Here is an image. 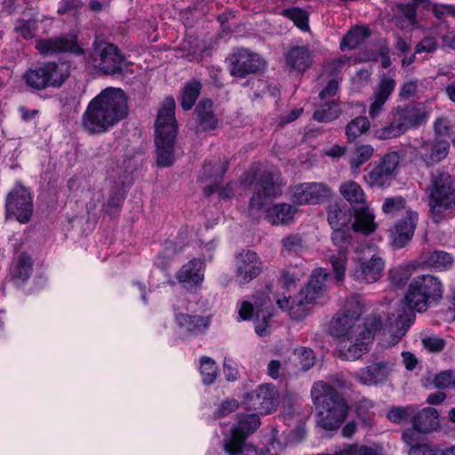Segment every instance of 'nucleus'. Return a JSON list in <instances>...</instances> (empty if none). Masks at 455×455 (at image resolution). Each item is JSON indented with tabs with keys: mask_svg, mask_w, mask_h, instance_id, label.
I'll use <instances>...</instances> for the list:
<instances>
[{
	"mask_svg": "<svg viewBox=\"0 0 455 455\" xmlns=\"http://www.w3.org/2000/svg\"><path fill=\"white\" fill-rule=\"evenodd\" d=\"M443 293L444 284L440 277L431 274L413 277L403 299L404 308L403 313L398 315L393 342L397 343L405 335L413 323L415 312L423 313L429 307L437 306L442 301Z\"/></svg>",
	"mask_w": 455,
	"mask_h": 455,
	"instance_id": "f257e3e1",
	"label": "nucleus"
},
{
	"mask_svg": "<svg viewBox=\"0 0 455 455\" xmlns=\"http://www.w3.org/2000/svg\"><path fill=\"white\" fill-rule=\"evenodd\" d=\"M128 114V102L124 92L108 87L94 97L82 116V125L90 134L106 132L124 119Z\"/></svg>",
	"mask_w": 455,
	"mask_h": 455,
	"instance_id": "f03ea898",
	"label": "nucleus"
},
{
	"mask_svg": "<svg viewBox=\"0 0 455 455\" xmlns=\"http://www.w3.org/2000/svg\"><path fill=\"white\" fill-rule=\"evenodd\" d=\"M311 396L319 410L320 425L326 430L338 429L348 411L345 399L333 387L323 381H317L313 385Z\"/></svg>",
	"mask_w": 455,
	"mask_h": 455,
	"instance_id": "7ed1b4c3",
	"label": "nucleus"
},
{
	"mask_svg": "<svg viewBox=\"0 0 455 455\" xmlns=\"http://www.w3.org/2000/svg\"><path fill=\"white\" fill-rule=\"evenodd\" d=\"M175 100L166 98L158 111L156 120V146L157 166L166 168L175 162L174 145L177 135V122L174 116Z\"/></svg>",
	"mask_w": 455,
	"mask_h": 455,
	"instance_id": "20e7f679",
	"label": "nucleus"
},
{
	"mask_svg": "<svg viewBox=\"0 0 455 455\" xmlns=\"http://www.w3.org/2000/svg\"><path fill=\"white\" fill-rule=\"evenodd\" d=\"M427 118V112L419 104L395 107L389 111L385 125L375 131V136L381 140L398 138L410 129L419 127Z\"/></svg>",
	"mask_w": 455,
	"mask_h": 455,
	"instance_id": "39448f33",
	"label": "nucleus"
},
{
	"mask_svg": "<svg viewBox=\"0 0 455 455\" xmlns=\"http://www.w3.org/2000/svg\"><path fill=\"white\" fill-rule=\"evenodd\" d=\"M452 179L448 172L436 170L431 174L427 188V203L433 220L438 223L443 212L455 210V189H451Z\"/></svg>",
	"mask_w": 455,
	"mask_h": 455,
	"instance_id": "423d86ee",
	"label": "nucleus"
},
{
	"mask_svg": "<svg viewBox=\"0 0 455 455\" xmlns=\"http://www.w3.org/2000/svg\"><path fill=\"white\" fill-rule=\"evenodd\" d=\"M69 75V67L65 62L46 61L27 70L22 78L31 90L43 91L49 87L60 88Z\"/></svg>",
	"mask_w": 455,
	"mask_h": 455,
	"instance_id": "0eeeda50",
	"label": "nucleus"
},
{
	"mask_svg": "<svg viewBox=\"0 0 455 455\" xmlns=\"http://www.w3.org/2000/svg\"><path fill=\"white\" fill-rule=\"evenodd\" d=\"M86 60L89 65L104 75H123L129 66L118 47L107 42H95Z\"/></svg>",
	"mask_w": 455,
	"mask_h": 455,
	"instance_id": "6e6552de",
	"label": "nucleus"
},
{
	"mask_svg": "<svg viewBox=\"0 0 455 455\" xmlns=\"http://www.w3.org/2000/svg\"><path fill=\"white\" fill-rule=\"evenodd\" d=\"M355 252L357 256L354 259L353 278L364 283L377 282L382 275L385 267L384 259L375 253V250L371 246L356 248Z\"/></svg>",
	"mask_w": 455,
	"mask_h": 455,
	"instance_id": "1a4fd4ad",
	"label": "nucleus"
},
{
	"mask_svg": "<svg viewBox=\"0 0 455 455\" xmlns=\"http://www.w3.org/2000/svg\"><path fill=\"white\" fill-rule=\"evenodd\" d=\"M361 308L358 304L347 305L338 312L330 324V333L340 343L353 341L354 338L361 335Z\"/></svg>",
	"mask_w": 455,
	"mask_h": 455,
	"instance_id": "9d476101",
	"label": "nucleus"
},
{
	"mask_svg": "<svg viewBox=\"0 0 455 455\" xmlns=\"http://www.w3.org/2000/svg\"><path fill=\"white\" fill-rule=\"evenodd\" d=\"M282 194L279 176L272 171H264L260 173L255 184V191L250 199L248 211L251 216L258 217L271 200Z\"/></svg>",
	"mask_w": 455,
	"mask_h": 455,
	"instance_id": "9b49d317",
	"label": "nucleus"
},
{
	"mask_svg": "<svg viewBox=\"0 0 455 455\" xmlns=\"http://www.w3.org/2000/svg\"><path fill=\"white\" fill-rule=\"evenodd\" d=\"M33 212V197L29 189L17 183L5 198L6 218L13 217L24 224L30 220Z\"/></svg>",
	"mask_w": 455,
	"mask_h": 455,
	"instance_id": "f8f14e48",
	"label": "nucleus"
},
{
	"mask_svg": "<svg viewBox=\"0 0 455 455\" xmlns=\"http://www.w3.org/2000/svg\"><path fill=\"white\" fill-rule=\"evenodd\" d=\"M331 241L337 247V253L330 257L337 281H342L347 262V252L352 248L350 231L347 228H333Z\"/></svg>",
	"mask_w": 455,
	"mask_h": 455,
	"instance_id": "ddd939ff",
	"label": "nucleus"
},
{
	"mask_svg": "<svg viewBox=\"0 0 455 455\" xmlns=\"http://www.w3.org/2000/svg\"><path fill=\"white\" fill-rule=\"evenodd\" d=\"M401 160L398 152L392 151L384 155L368 173V183L371 187L382 188L387 186L396 174Z\"/></svg>",
	"mask_w": 455,
	"mask_h": 455,
	"instance_id": "4468645a",
	"label": "nucleus"
},
{
	"mask_svg": "<svg viewBox=\"0 0 455 455\" xmlns=\"http://www.w3.org/2000/svg\"><path fill=\"white\" fill-rule=\"evenodd\" d=\"M330 187L323 183L306 182L296 185L292 189V202L296 204H320L331 196Z\"/></svg>",
	"mask_w": 455,
	"mask_h": 455,
	"instance_id": "2eb2a0df",
	"label": "nucleus"
},
{
	"mask_svg": "<svg viewBox=\"0 0 455 455\" xmlns=\"http://www.w3.org/2000/svg\"><path fill=\"white\" fill-rule=\"evenodd\" d=\"M36 49L44 56L62 52H72L76 55L85 53L84 50L77 44V38L74 35L38 39L36 42Z\"/></svg>",
	"mask_w": 455,
	"mask_h": 455,
	"instance_id": "dca6fc26",
	"label": "nucleus"
},
{
	"mask_svg": "<svg viewBox=\"0 0 455 455\" xmlns=\"http://www.w3.org/2000/svg\"><path fill=\"white\" fill-rule=\"evenodd\" d=\"M328 277L329 275L325 269H315L307 286L301 289L297 295L299 306H305L323 298L326 293Z\"/></svg>",
	"mask_w": 455,
	"mask_h": 455,
	"instance_id": "f3484780",
	"label": "nucleus"
},
{
	"mask_svg": "<svg viewBox=\"0 0 455 455\" xmlns=\"http://www.w3.org/2000/svg\"><path fill=\"white\" fill-rule=\"evenodd\" d=\"M263 66L264 60L260 55L246 49H239L232 56L230 73L235 77L243 78L258 72Z\"/></svg>",
	"mask_w": 455,
	"mask_h": 455,
	"instance_id": "a211bd4d",
	"label": "nucleus"
},
{
	"mask_svg": "<svg viewBox=\"0 0 455 455\" xmlns=\"http://www.w3.org/2000/svg\"><path fill=\"white\" fill-rule=\"evenodd\" d=\"M395 86L396 82L393 77L387 75L379 77L369 99L370 117L376 118L384 111V107L394 92Z\"/></svg>",
	"mask_w": 455,
	"mask_h": 455,
	"instance_id": "6ab92c4d",
	"label": "nucleus"
},
{
	"mask_svg": "<svg viewBox=\"0 0 455 455\" xmlns=\"http://www.w3.org/2000/svg\"><path fill=\"white\" fill-rule=\"evenodd\" d=\"M259 426V419L257 415H238L237 423L231 428L230 436L225 443V451H234Z\"/></svg>",
	"mask_w": 455,
	"mask_h": 455,
	"instance_id": "aec40b11",
	"label": "nucleus"
},
{
	"mask_svg": "<svg viewBox=\"0 0 455 455\" xmlns=\"http://www.w3.org/2000/svg\"><path fill=\"white\" fill-rule=\"evenodd\" d=\"M393 361L373 362L355 372V379L365 386H377L388 379L395 370Z\"/></svg>",
	"mask_w": 455,
	"mask_h": 455,
	"instance_id": "412c9836",
	"label": "nucleus"
},
{
	"mask_svg": "<svg viewBox=\"0 0 455 455\" xmlns=\"http://www.w3.org/2000/svg\"><path fill=\"white\" fill-rule=\"evenodd\" d=\"M247 397L251 407L261 414L271 413L278 405V393L271 384L259 385Z\"/></svg>",
	"mask_w": 455,
	"mask_h": 455,
	"instance_id": "4be33fe9",
	"label": "nucleus"
},
{
	"mask_svg": "<svg viewBox=\"0 0 455 455\" xmlns=\"http://www.w3.org/2000/svg\"><path fill=\"white\" fill-rule=\"evenodd\" d=\"M262 271V262L253 251H243L236 257V278L240 283H248Z\"/></svg>",
	"mask_w": 455,
	"mask_h": 455,
	"instance_id": "5701e85b",
	"label": "nucleus"
},
{
	"mask_svg": "<svg viewBox=\"0 0 455 455\" xmlns=\"http://www.w3.org/2000/svg\"><path fill=\"white\" fill-rule=\"evenodd\" d=\"M272 302L270 298L262 291L257 292L253 296V304L243 301L239 308V316L243 320H249L255 315L258 320H262L266 323L267 320L272 316Z\"/></svg>",
	"mask_w": 455,
	"mask_h": 455,
	"instance_id": "b1692460",
	"label": "nucleus"
},
{
	"mask_svg": "<svg viewBox=\"0 0 455 455\" xmlns=\"http://www.w3.org/2000/svg\"><path fill=\"white\" fill-rule=\"evenodd\" d=\"M450 143L444 139L423 140L417 148L416 154L427 166L435 165L449 154Z\"/></svg>",
	"mask_w": 455,
	"mask_h": 455,
	"instance_id": "393cba45",
	"label": "nucleus"
},
{
	"mask_svg": "<svg viewBox=\"0 0 455 455\" xmlns=\"http://www.w3.org/2000/svg\"><path fill=\"white\" fill-rule=\"evenodd\" d=\"M418 223V213L411 210L406 211V215L400 219L391 231L392 244L401 249L412 238Z\"/></svg>",
	"mask_w": 455,
	"mask_h": 455,
	"instance_id": "a878e982",
	"label": "nucleus"
},
{
	"mask_svg": "<svg viewBox=\"0 0 455 455\" xmlns=\"http://www.w3.org/2000/svg\"><path fill=\"white\" fill-rule=\"evenodd\" d=\"M213 103L211 100L203 99L196 105L194 115L196 116V133L200 134L207 131L214 130L218 125V119L212 110Z\"/></svg>",
	"mask_w": 455,
	"mask_h": 455,
	"instance_id": "bb28decb",
	"label": "nucleus"
},
{
	"mask_svg": "<svg viewBox=\"0 0 455 455\" xmlns=\"http://www.w3.org/2000/svg\"><path fill=\"white\" fill-rule=\"evenodd\" d=\"M228 168V164L227 162H216L213 164L211 163L204 164L201 180L210 183L204 188L205 196H210L218 189Z\"/></svg>",
	"mask_w": 455,
	"mask_h": 455,
	"instance_id": "cd10ccee",
	"label": "nucleus"
},
{
	"mask_svg": "<svg viewBox=\"0 0 455 455\" xmlns=\"http://www.w3.org/2000/svg\"><path fill=\"white\" fill-rule=\"evenodd\" d=\"M204 270V261L200 259H195L185 264L176 277L186 288L191 289L203 282Z\"/></svg>",
	"mask_w": 455,
	"mask_h": 455,
	"instance_id": "c85d7f7f",
	"label": "nucleus"
},
{
	"mask_svg": "<svg viewBox=\"0 0 455 455\" xmlns=\"http://www.w3.org/2000/svg\"><path fill=\"white\" fill-rule=\"evenodd\" d=\"M313 62V54L307 46H292L285 54V64L292 70L305 72Z\"/></svg>",
	"mask_w": 455,
	"mask_h": 455,
	"instance_id": "c756f323",
	"label": "nucleus"
},
{
	"mask_svg": "<svg viewBox=\"0 0 455 455\" xmlns=\"http://www.w3.org/2000/svg\"><path fill=\"white\" fill-rule=\"evenodd\" d=\"M453 257L440 250L425 251L419 255V264L422 267L431 268L436 271H446L453 265Z\"/></svg>",
	"mask_w": 455,
	"mask_h": 455,
	"instance_id": "7c9ffc66",
	"label": "nucleus"
},
{
	"mask_svg": "<svg viewBox=\"0 0 455 455\" xmlns=\"http://www.w3.org/2000/svg\"><path fill=\"white\" fill-rule=\"evenodd\" d=\"M176 323L185 331L192 335H198L206 331L211 324V316L177 314Z\"/></svg>",
	"mask_w": 455,
	"mask_h": 455,
	"instance_id": "2f4dec72",
	"label": "nucleus"
},
{
	"mask_svg": "<svg viewBox=\"0 0 455 455\" xmlns=\"http://www.w3.org/2000/svg\"><path fill=\"white\" fill-rule=\"evenodd\" d=\"M297 208L285 203L275 204L266 210V220L275 226L291 222Z\"/></svg>",
	"mask_w": 455,
	"mask_h": 455,
	"instance_id": "473e14b6",
	"label": "nucleus"
},
{
	"mask_svg": "<svg viewBox=\"0 0 455 455\" xmlns=\"http://www.w3.org/2000/svg\"><path fill=\"white\" fill-rule=\"evenodd\" d=\"M371 343L370 340L363 339L362 335H357L353 341L340 343L339 356L347 361L357 360L369 351Z\"/></svg>",
	"mask_w": 455,
	"mask_h": 455,
	"instance_id": "72a5a7b5",
	"label": "nucleus"
},
{
	"mask_svg": "<svg viewBox=\"0 0 455 455\" xmlns=\"http://www.w3.org/2000/svg\"><path fill=\"white\" fill-rule=\"evenodd\" d=\"M412 425L419 431L426 433L436 429L439 425V415L435 409L427 407L413 413Z\"/></svg>",
	"mask_w": 455,
	"mask_h": 455,
	"instance_id": "f704fd0d",
	"label": "nucleus"
},
{
	"mask_svg": "<svg viewBox=\"0 0 455 455\" xmlns=\"http://www.w3.org/2000/svg\"><path fill=\"white\" fill-rule=\"evenodd\" d=\"M355 221L352 224L355 232H361L364 235L373 233L377 228L374 221L375 216L368 207L355 209Z\"/></svg>",
	"mask_w": 455,
	"mask_h": 455,
	"instance_id": "c9c22d12",
	"label": "nucleus"
},
{
	"mask_svg": "<svg viewBox=\"0 0 455 455\" xmlns=\"http://www.w3.org/2000/svg\"><path fill=\"white\" fill-rule=\"evenodd\" d=\"M32 270L33 263L31 258L28 254L22 253L11 268V278L15 284L19 285L30 277Z\"/></svg>",
	"mask_w": 455,
	"mask_h": 455,
	"instance_id": "e433bc0d",
	"label": "nucleus"
},
{
	"mask_svg": "<svg viewBox=\"0 0 455 455\" xmlns=\"http://www.w3.org/2000/svg\"><path fill=\"white\" fill-rule=\"evenodd\" d=\"M371 36L367 27L355 26L352 28L342 38L339 47L342 51L355 49Z\"/></svg>",
	"mask_w": 455,
	"mask_h": 455,
	"instance_id": "4c0bfd02",
	"label": "nucleus"
},
{
	"mask_svg": "<svg viewBox=\"0 0 455 455\" xmlns=\"http://www.w3.org/2000/svg\"><path fill=\"white\" fill-rule=\"evenodd\" d=\"M342 109L337 100H326L314 112L313 118L321 123H330L341 115Z\"/></svg>",
	"mask_w": 455,
	"mask_h": 455,
	"instance_id": "58836bf2",
	"label": "nucleus"
},
{
	"mask_svg": "<svg viewBox=\"0 0 455 455\" xmlns=\"http://www.w3.org/2000/svg\"><path fill=\"white\" fill-rule=\"evenodd\" d=\"M350 209L341 208L339 204L328 207V222L333 228H347L352 220Z\"/></svg>",
	"mask_w": 455,
	"mask_h": 455,
	"instance_id": "ea45409f",
	"label": "nucleus"
},
{
	"mask_svg": "<svg viewBox=\"0 0 455 455\" xmlns=\"http://www.w3.org/2000/svg\"><path fill=\"white\" fill-rule=\"evenodd\" d=\"M339 192L351 204H363L366 202L362 187L355 181L348 180L342 183L339 187Z\"/></svg>",
	"mask_w": 455,
	"mask_h": 455,
	"instance_id": "a19ab883",
	"label": "nucleus"
},
{
	"mask_svg": "<svg viewBox=\"0 0 455 455\" xmlns=\"http://www.w3.org/2000/svg\"><path fill=\"white\" fill-rule=\"evenodd\" d=\"M202 90V84L197 80L186 83L180 99L184 110H190L195 105Z\"/></svg>",
	"mask_w": 455,
	"mask_h": 455,
	"instance_id": "79ce46f5",
	"label": "nucleus"
},
{
	"mask_svg": "<svg viewBox=\"0 0 455 455\" xmlns=\"http://www.w3.org/2000/svg\"><path fill=\"white\" fill-rule=\"evenodd\" d=\"M281 14L291 20L301 31L309 30V17L305 10L299 7H290L283 9Z\"/></svg>",
	"mask_w": 455,
	"mask_h": 455,
	"instance_id": "37998d69",
	"label": "nucleus"
},
{
	"mask_svg": "<svg viewBox=\"0 0 455 455\" xmlns=\"http://www.w3.org/2000/svg\"><path fill=\"white\" fill-rule=\"evenodd\" d=\"M283 253L298 255L305 249L304 240L299 234H290L281 240Z\"/></svg>",
	"mask_w": 455,
	"mask_h": 455,
	"instance_id": "c03bdc74",
	"label": "nucleus"
},
{
	"mask_svg": "<svg viewBox=\"0 0 455 455\" xmlns=\"http://www.w3.org/2000/svg\"><path fill=\"white\" fill-rule=\"evenodd\" d=\"M373 152L374 148L371 145H360L355 148L354 155L349 160L353 173L371 158Z\"/></svg>",
	"mask_w": 455,
	"mask_h": 455,
	"instance_id": "a18cd8bd",
	"label": "nucleus"
},
{
	"mask_svg": "<svg viewBox=\"0 0 455 455\" xmlns=\"http://www.w3.org/2000/svg\"><path fill=\"white\" fill-rule=\"evenodd\" d=\"M370 128V122L365 116H357L351 120L346 126V135L352 141L364 133Z\"/></svg>",
	"mask_w": 455,
	"mask_h": 455,
	"instance_id": "49530a36",
	"label": "nucleus"
},
{
	"mask_svg": "<svg viewBox=\"0 0 455 455\" xmlns=\"http://www.w3.org/2000/svg\"><path fill=\"white\" fill-rule=\"evenodd\" d=\"M383 326V319L379 315H372L369 316L363 324H361V335L363 339L372 341L375 333L381 330Z\"/></svg>",
	"mask_w": 455,
	"mask_h": 455,
	"instance_id": "de8ad7c7",
	"label": "nucleus"
},
{
	"mask_svg": "<svg viewBox=\"0 0 455 455\" xmlns=\"http://www.w3.org/2000/svg\"><path fill=\"white\" fill-rule=\"evenodd\" d=\"M200 373L204 385L212 384L218 375V367L213 359L204 356L201 358Z\"/></svg>",
	"mask_w": 455,
	"mask_h": 455,
	"instance_id": "09e8293b",
	"label": "nucleus"
},
{
	"mask_svg": "<svg viewBox=\"0 0 455 455\" xmlns=\"http://www.w3.org/2000/svg\"><path fill=\"white\" fill-rule=\"evenodd\" d=\"M276 303L282 309L289 310L292 318L299 319L306 315L304 306H299L297 297L291 300V297L284 296L282 299H277Z\"/></svg>",
	"mask_w": 455,
	"mask_h": 455,
	"instance_id": "8fccbe9b",
	"label": "nucleus"
},
{
	"mask_svg": "<svg viewBox=\"0 0 455 455\" xmlns=\"http://www.w3.org/2000/svg\"><path fill=\"white\" fill-rule=\"evenodd\" d=\"M400 23L403 28H411L417 23L416 6L411 3L401 6Z\"/></svg>",
	"mask_w": 455,
	"mask_h": 455,
	"instance_id": "3c124183",
	"label": "nucleus"
},
{
	"mask_svg": "<svg viewBox=\"0 0 455 455\" xmlns=\"http://www.w3.org/2000/svg\"><path fill=\"white\" fill-rule=\"evenodd\" d=\"M294 355L299 360L300 369L303 371H307L315 364L314 351L310 348L299 347L294 351Z\"/></svg>",
	"mask_w": 455,
	"mask_h": 455,
	"instance_id": "603ef678",
	"label": "nucleus"
},
{
	"mask_svg": "<svg viewBox=\"0 0 455 455\" xmlns=\"http://www.w3.org/2000/svg\"><path fill=\"white\" fill-rule=\"evenodd\" d=\"M414 413V407L406 406V407H394L387 412V419L392 422H401L412 419V415Z\"/></svg>",
	"mask_w": 455,
	"mask_h": 455,
	"instance_id": "864d4df0",
	"label": "nucleus"
},
{
	"mask_svg": "<svg viewBox=\"0 0 455 455\" xmlns=\"http://www.w3.org/2000/svg\"><path fill=\"white\" fill-rule=\"evenodd\" d=\"M434 385L438 388L455 389V371L448 370L439 372L434 379Z\"/></svg>",
	"mask_w": 455,
	"mask_h": 455,
	"instance_id": "5fc2aeb1",
	"label": "nucleus"
},
{
	"mask_svg": "<svg viewBox=\"0 0 455 455\" xmlns=\"http://www.w3.org/2000/svg\"><path fill=\"white\" fill-rule=\"evenodd\" d=\"M343 455H383L381 448L378 446H364L350 444L347 445V451Z\"/></svg>",
	"mask_w": 455,
	"mask_h": 455,
	"instance_id": "6e6d98bb",
	"label": "nucleus"
},
{
	"mask_svg": "<svg viewBox=\"0 0 455 455\" xmlns=\"http://www.w3.org/2000/svg\"><path fill=\"white\" fill-rule=\"evenodd\" d=\"M405 209V201L402 196L386 198L382 204V211L386 214H396Z\"/></svg>",
	"mask_w": 455,
	"mask_h": 455,
	"instance_id": "4d7b16f0",
	"label": "nucleus"
},
{
	"mask_svg": "<svg viewBox=\"0 0 455 455\" xmlns=\"http://www.w3.org/2000/svg\"><path fill=\"white\" fill-rule=\"evenodd\" d=\"M177 252L178 251L176 250V245L172 242H165L164 252V254L158 255L155 264L156 265L157 267H160L162 269L166 268V267L170 263L171 256Z\"/></svg>",
	"mask_w": 455,
	"mask_h": 455,
	"instance_id": "13d9d810",
	"label": "nucleus"
},
{
	"mask_svg": "<svg viewBox=\"0 0 455 455\" xmlns=\"http://www.w3.org/2000/svg\"><path fill=\"white\" fill-rule=\"evenodd\" d=\"M409 276V270L402 267H395L389 273V279L397 287L403 286L407 283Z\"/></svg>",
	"mask_w": 455,
	"mask_h": 455,
	"instance_id": "bf43d9fd",
	"label": "nucleus"
},
{
	"mask_svg": "<svg viewBox=\"0 0 455 455\" xmlns=\"http://www.w3.org/2000/svg\"><path fill=\"white\" fill-rule=\"evenodd\" d=\"M14 30L25 40L34 37V22L31 20H18Z\"/></svg>",
	"mask_w": 455,
	"mask_h": 455,
	"instance_id": "052dcab7",
	"label": "nucleus"
},
{
	"mask_svg": "<svg viewBox=\"0 0 455 455\" xmlns=\"http://www.w3.org/2000/svg\"><path fill=\"white\" fill-rule=\"evenodd\" d=\"M418 87L419 80L415 78L410 79L402 84L398 95L402 100H408L416 94Z\"/></svg>",
	"mask_w": 455,
	"mask_h": 455,
	"instance_id": "680f3d73",
	"label": "nucleus"
},
{
	"mask_svg": "<svg viewBox=\"0 0 455 455\" xmlns=\"http://www.w3.org/2000/svg\"><path fill=\"white\" fill-rule=\"evenodd\" d=\"M422 434L425 433L419 431L412 425V427L406 429L403 433V440L407 445H409L411 448L412 446L419 445Z\"/></svg>",
	"mask_w": 455,
	"mask_h": 455,
	"instance_id": "e2e57ef3",
	"label": "nucleus"
},
{
	"mask_svg": "<svg viewBox=\"0 0 455 455\" xmlns=\"http://www.w3.org/2000/svg\"><path fill=\"white\" fill-rule=\"evenodd\" d=\"M434 128L437 139L449 138L451 135V122L446 118L436 119Z\"/></svg>",
	"mask_w": 455,
	"mask_h": 455,
	"instance_id": "0e129e2a",
	"label": "nucleus"
},
{
	"mask_svg": "<svg viewBox=\"0 0 455 455\" xmlns=\"http://www.w3.org/2000/svg\"><path fill=\"white\" fill-rule=\"evenodd\" d=\"M124 200V196L123 193L119 190L114 191L106 204H104V209L108 213H111L114 210L118 209Z\"/></svg>",
	"mask_w": 455,
	"mask_h": 455,
	"instance_id": "69168bd1",
	"label": "nucleus"
},
{
	"mask_svg": "<svg viewBox=\"0 0 455 455\" xmlns=\"http://www.w3.org/2000/svg\"><path fill=\"white\" fill-rule=\"evenodd\" d=\"M446 305L445 320L453 322L455 321V286L451 287V294L447 296Z\"/></svg>",
	"mask_w": 455,
	"mask_h": 455,
	"instance_id": "338daca9",
	"label": "nucleus"
},
{
	"mask_svg": "<svg viewBox=\"0 0 455 455\" xmlns=\"http://www.w3.org/2000/svg\"><path fill=\"white\" fill-rule=\"evenodd\" d=\"M441 451L427 444H419L412 446L409 451V455H441Z\"/></svg>",
	"mask_w": 455,
	"mask_h": 455,
	"instance_id": "774afa93",
	"label": "nucleus"
}]
</instances>
